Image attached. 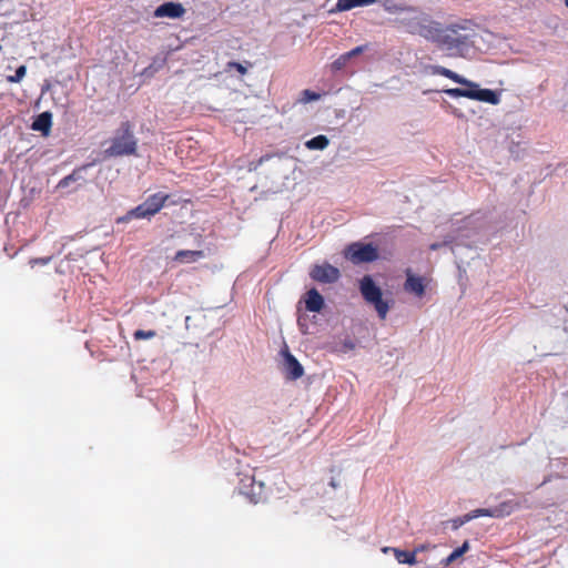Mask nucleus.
<instances>
[{
    "label": "nucleus",
    "instance_id": "nucleus-12",
    "mask_svg": "<svg viewBox=\"0 0 568 568\" xmlns=\"http://www.w3.org/2000/svg\"><path fill=\"white\" fill-rule=\"evenodd\" d=\"M186 10L180 2H164L159 6L153 16L155 18H170V19H180L185 14Z\"/></svg>",
    "mask_w": 568,
    "mask_h": 568
},
{
    "label": "nucleus",
    "instance_id": "nucleus-38",
    "mask_svg": "<svg viewBox=\"0 0 568 568\" xmlns=\"http://www.w3.org/2000/svg\"><path fill=\"white\" fill-rule=\"evenodd\" d=\"M257 164L251 163L250 164V171L256 170Z\"/></svg>",
    "mask_w": 568,
    "mask_h": 568
},
{
    "label": "nucleus",
    "instance_id": "nucleus-24",
    "mask_svg": "<svg viewBox=\"0 0 568 568\" xmlns=\"http://www.w3.org/2000/svg\"><path fill=\"white\" fill-rule=\"evenodd\" d=\"M469 549V542L466 540L464 541V544L457 548L456 550H454L445 560V565L448 566L450 565L452 562H454L456 559H458L459 557H462L467 550Z\"/></svg>",
    "mask_w": 568,
    "mask_h": 568
},
{
    "label": "nucleus",
    "instance_id": "nucleus-19",
    "mask_svg": "<svg viewBox=\"0 0 568 568\" xmlns=\"http://www.w3.org/2000/svg\"><path fill=\"white\" fill-rule=\"evenodd\" d=\"M202 256V251H179L174 256V261L180 263H190L196 261Z\"/></svg>",
    "mask_w": 568,
    "mask_h": 568
},
{
    "label": "nucleus",
    "instance_id": "nucleus-14",
    "mask_svg": "<svg viewBox=\"0 0 568 568\" xmlns=\"http://www.w3.org/2000/svg\"><path fill=\"white\" fill-rule=\"evenodd\" d=\"M404 290L408 293L415 294L418 297L423 296L425 293V285L423 283V278L420 276L412 274L408 271L407 278L404 283Z\"/></svg>",
    "mask_w": 568,
    "mask_h": 568
},
{
    "label": "nucleus",
    "instance_id": "nucleus-22",
    "mask_svg": "<svg viewBox=\"0 0 568 568\" xmlns=\"http://www.w3.org/2000/svg\"><path fill=\"white\" fill-rule=\"evenodd\" d=\"M85 166L83 168H80V169H75L72 171L71 174L64 176L59 183H58V187L59 189H64V187H68L72 182H75L78 180H81L82 179V175H81V172L82 170H84Z\"/></svg>",
    "mask_w": 568,
    "mask_h": 568
},
{
    "label": "nucleus",
    "instance_id": "nucleus-39",
    "mask_svg": "<svg viewBox=\"0 0 568 568\" xmlns=\"http://www.w3.org/2000/svg\"><path fill=\"white\" fill-rule=\"evenodd\" d=\"M331 485H332L333 487H336V481L332 480V481H331Z\"/></svg>",
    "mask_w": 568,
    "mask_h": 568
},
{
    "label": "nucleus",
    "instance_id": "nucleus-36",
    "mask_svg": "<svg viewBox=\"0 0 568 568\" xmlns=\"http://www.w3.org/2000/svg\"><path fill=\"white\" fill-rule=\"evenodd\" d=\"M444 246H445L444 242L442 241V242H436V243L430 244L429 248L435 251V250H438V248L444 247Z\"/></svg>",
    "mask_w": 568,
    "mask_h": 568
},
{
    "label": "nucleus",
    "instance_id": "nucleus-20",
    "mask_svg": "<svg viewBox=\"0 0 568 568\" xmlns=\"http://www.w3.org/2000/svg\"><path fill=\"white\" fill-rule=\"evenodd\" d=\"M329 140L326 135H317L306 141L305 146L310 150H324L327 148Z\"/></svg>",
    "mask_w": 568,
    "mask_h": 568
},
{
    "label": "nucleus",
    "instance_id": "nucleus-32",
    "mask_svg": "<svg viewBox=\"0 0 568 568\" xmlns=\"http://www.w3.org/2000/svg\"><path fill=\"white\" fill-rule=\"evenodd\" d=\"M474 519V516H470L469 513L464 515L463 517H458L452 520L453 528L458 529L464 524L468 523L469 520Z\"/></svg>",
    "mask_w": 568,
    "mask_h": 568
},
{
    "label": "nucleus",
    "instance_id": "nucleus-34",
    "mask_svg": "<svg viewBox=\"0 0 568 568\" xmlns=\"http://www.w3.org/2000/svg\"><path fill=\"white\" fill-rule=\"evenodd\" d=\"M457 236L455 232L448 233L444 236L443 242L445 246H450L452 252L454 253V247L452 244L456 241Z\"/></svg>",
    "mask_w": 568,
    "mask_h": 568
},
{
    "label": "nucleus",
    "instance_id": "nucleus-33",
    "mask_svg": "<svg viewBox=\"0 0 568 568\" xmlns=\"http://www.w3.org/2000/svg\"><path fill=\"white\" fill-rule=\"evenodd\" d=\"M365 49H366V45H359L344 54L351 60V59L362 54L365 51Z\"/></svg>",
    "mask_w": 568,
    "mask_h": 568
},
{
    "label": "nucleus",
    "instance_id": "nucleus-6",
    "mask_svg": "<svg viewBox=\"0 0 568 568\" xmlns=\"http://www.w3.org/2000/svg\"><path fill=\"white\" fill-rule=\"evenodd\" d=\"M169 199V194H164L162 192L154 193L150 195L143 203L132 209L128 213V219H145L155 215L164 206L166 200Z\"/></svg>",
    "mask_w": 568,
    "mask_h": 568
},
{
    "label": "nucleus",
    "instance_id": "nucleus-11",
    "mask_svg": "<svg viewBox=\"0 0 568 568\" xmlns=\"http://www.w3.org/2000/svg\"><path fill=\"white\" fill-rule=\"evenodd\" d=\"M283 355V369L288 379L295 381L303 376L304 368L300 362L290 353L287 346L281 352Z\"/></svg>",
    "mask_w": 568,
    "mask_h": 568
},
{
    "label": "nucleus",
    "instance_id": "nucleus-1",
    "mask_svg": "<svg viewBox=\"0 0 568 568\" xmlns=\"http://www.w3.org/2000/svg\"><path fill=\"white\" fill-rule=\"evenodd\" d=\"M432 36L429 41L448 55L459 58H467L479 38L478 26L468 19H459L446 26L436 22V30Z\"/></svg>",
    "mask_w": 568,
    "mask_h": 568
},
{
    "label": "nucleus",
    "instance_id": "nucleus-15",
    "mask_svg": "<svg viewBox=\"0 0 568 568\" xmlns=\"http://www.w3.org/2000/svg\"><path fill=\"white\" fill-rule=\"evenodd\" d=\"M377 0H337L335 8L329 10V13H337L349 11L357 7H366L375 3Z\"/></svg>",
    "mask_w": 568,
    "mask_h": 568
},
{
    "label": "nucleus",
    "instance_id": "nucleus-40",
    "mask_svg": "<svg viewBox=\"0 0 568 568\" xmlns=\"http://www.w3.org/2000/svg\"><path fill=\"white\" fill-rule=\"evenodd\" d=\"M565 6L568 8V0H565Z\"/></svg>",
    "mask_w": 568,
    "mask_h": 568
},
{
    "label": "nucleus",
    "instance_id": "nucleus-4",
    "mask_svg": "<svg viewBox=\"0 0 568 568\" xmlns=\"http://www.w3.org/2000/svg\"><path fill=\"white\" fill-rule=\"evenodd\" d=\"M359 291L364 300L374 305L378 316L384 320L389 311V305L383 300V293L381 287L376 285L371 275H365L359 281Z\"/></svg>",
    "mask_w": 568,
    "mask_h": 568
},
{
    "label": "nucleus",
    "instance_id": "nucleus-23",
    "mask_svg": "<svg viewBox=\"0 0 568 568\" xmlns=\"http://www.w3.org/2000/svg\"><path fill=\"white\" fill-rule=\"evenodd\" d=\"M395 557L402 564H408V565L416 564V554L415 552L395 549Z\"/></svg>",
    "mask_w": 568,
    "mask_h": 568
},
{
    "label": "nucleus",
    "instance_id": "nucleus-9",
    "mask_svg": "<svg viewBox=\"0 0 568 568\" xmlns=\"http://www.w3.org/2000/svg\"><path fill=\"white\" fill-rule=\"evenodd\" d=\"M310 276L316 282L333 284L339 280L341 272L337 267L331 265L329 263H323L315 264L310 272Z\"/></svg>",
    "mask_w": 568,
    "mask_h": 568
},
{
    "label": "nucleus",
    "instance_id": "nucleus-29",
    "mask_svg": "<svg viewBox=\"0 0 568 568\" xmlns=\"http://www.w3.org/2000/svg\"><path fill=\"white\" fill-rule=\"evenodd\" d=\"M355 347H356V343L351 338H346L341 343V346L338 348H336V351H338L341 353H347L349 351L355 349Z\"/></svg>",
    "mask_w": 568,
    "mask_h": 568
},
{
    "label": "nucleus",
    "instance_id": "nucleus-8",
    "mask_svg": "<svg viewBox=\"0 0 568 568\" xmlns=\"http://www.w3.org/2000/svg\"><path fill=\"white\" fill-rule=\"evenodd\" d=\"M345 256L354 264L368 263L378 258V251L372 243H353L345 250Z\"/></svg>",
    "mask_w": 568,
    "mask_h": 568
},
{
    "label": "nucleus",
    "instance_id": "nucleus-7",
    "mask_svg": "<svg viewBox=\"0 0 568 568\" xmlns=\"http://www.w3.org/2000/svg\"><path fill=\"white\" fill-rule=\"evenodd\" d=\"M247 72V68L241 63L229 62L223 71L215 72V81L219 87L223 84L237 91L242 87V77Z\"/></svg>",
    "mask_w": 568,
    "mask_h": 568
},
{
    "label": "nucleus",
    "instance_id": "nucleus-18",
    "mask_svg": "<svg viewBox=\"0 0 568 568\" xmlns=\"http://www.w3.org/2000/svg\"><path fill=\"white\" fill-rule=\"evenodd\" d=\"M430 71L433 74H440V75H444L446 78H449L452 79L453 81H455L456 83H459V84H468V80L463 78L462 75L455 73L454 71L447 69V68H444V67H440V65H430L429 67Z\"/></svg>",
    "mask_w": 568,
    "mask_h": 568
},
{
    "label": "nucleus",
    "instance_id": "nucleus-17",
    "mask_svg": "<svg viewBox=\"0 0 568 568\" xmlns=\"http://www.w3.org/2000/svg\"><path fill=\"white\" fill-rule=\"evenodd\" d=\"M306 310L310 312H320L324 306V298L316 288H311L307 292V298L305 301Z\"/></svg>",
    "mask_w": 568,
    "mask_h": 568
},
{
    "label": "nucleus",
    "instance_id": "nucleus-21",
    "mask_svg": "<svg viewBox=\"0 0 568 568\" xmlns=\"http://www.w3.org/2000/svg\"><path fill=\"white\" fill-rule=\"evenodd\" d=\"M242 483L243 484L239 488L240 493L243 495L250 496L251 500L256 503V500L254 499L255 493L253 491V487L255 484L254 478L251 476H246L245 479H242Z\"/></svg>",
    "mask_w": 568,
    "mask_h": 568
},
{
    "label": "nucleus",
    "instance_id": "nucleus-27",
    "mask_svg": "<svg viewBox=\"0 0 568 568\" xmlns=\"http://www.w3.org/2000/svg\"><path fill=\"white\" fill-rule=\"evenodd\" d=\"M26 73H27L26 65H20L19 68H17L14 74L13 75H9L7 78V80L9 82H12V83H18V82H20L24 78Z\"/></svg>",
    "mask_w": 568,
    "mask_h": 568
},
{
    "label": "nucleus",
    "instance_id": "nucleus-3",
    "mask_svg": "<svg viewBox=\"0 0 568 568\" xmlns=\"http://www.w3.org/2000/svg\"><path fill=\"white\" fill-rule=\"evenodd\" d=\"M138 140L135 139L132 125L129 121L120 124L115 135L111 139V144L105 149L108 156L133 155L136 153Z\"/></svg>",
    "mask_w": 568,
    "mask_h": 568
},
{
    "label": "nucleus",
    "instance_id": "nucleus-35",
    "mask_svg": "<svg viewBox=\"0 0 568 568\" xmlns=\"http://www.w3.org/2000/svg\"><path fill=\"white\" fill-rule=\"evenodd\" d=\"M51 257H36L31 258L29 261V264L31 267H34L36 265H45L50 262Z\"/></svg>",
    "mask_w": 568,
    "mask_h": 568
},
{
    "label": "nucleus",
    "instance_id": "nucleus-25",
    "mask_svg": "<svg viewBox=\"0 0 568 568\" xmlns=\"http://www.w3.org/2000/svg\"><path fill=\"white\" fill-rule=\"evenodd\" d=\"M407 7H403L400 4H397V3H393L390 1H386L384 3V9L385 11H387L388 13L390 14H394L395 17H399L400 16V11H404Z\"/></svg>",
    "mask_w": 568,
    "mask_h": 568
},
{
    "label": "nucleus",
    "instance_id": "nucleus-16",
    "mask_svg": "<svg viewBox=\"0 0 568 568\" xmlns=\"http://www.w3.org/2000/svg\"><path fill=\"white\" fill-rule=\"evenodd\" d=\"M52 126V114L50 112H42L32 123V130L39 131L43 136H48Z\"/></svg>",
    "mask_w": 568,
    "mask_h": 568
},
{
    "label": "nucleus",
    "instance_id": "nucleus-37",
    "mask_svg": "<svg viewBox=\"0 0 568 568\" xmlns=\"http://www.w3.org/2000/svg\"><path fill=\"white\" fill-rule=\"evenodd\" d=\"M272 158L271 156H262L260 160H258V163L257 164H262L264 161H268L271 160Z\"/></svg>",
    "mask_w": 568,
    "mask_h": 568
},
{
    "label": "nucleus",
    "instance_id": "nucleus-2",
    "mask_svg": "<svg viewBox=\"0 0 568 568\" xmlns=\"http://www.w3.org/2000/svg\"><path fill=\"white\" fill-rule=\"evenodd\" d=\"M399 13V17L393 19L396 26L406 29V31L412 34H418L428 41L433 38L432 33L436 30L437 21L433 20L427 13L413 7H407Z\"/></svg>",
    "mask_w": 568,
    "mask_h": 568
},
{
    "label": "nucleus",
    "instance_id": "nucleus-26",
    "mask_svg": "<svg viewBox=\"0 0 568 568\" xmlns=\"http://www.w3.org/2000/svg\"><path fill=\"white\" fill-rule=\"evenodd\" d=\"M320 98H321V95L318 93L306 89L301 92V98L298 99V101L301 103H308L312 101H316Z\"/></svg>",
    "mask_w": 568,
    "mask_h": 568
},
{
    "label": "nucleus",
    "instance_id": "nucleus-5",
    "mask_svg": "<svg viewBox=\"0 0 568 568\" xmlns=\"http://www.w3.org/2000/svg\"><path fill=\"white\" fill-rule=\"evenodd\" d=\"M466 88H454V89H446L444 90V93H446L449 97L453 98H468L473 100H478L481 102H487L490 104H498L499 103V95L497 92L490 90V89H481L479 84L469 81L468 84H464Z\"/></svg>",
    "mask_w": 568,
    "mask_h": 568
},
{
    "label": "nucleus",
    "instance_id": "nucleus-31",
    "mask_svg": "<svg viewBox=\"0 0 568 568\" xmlns=\"http://www.w3.org/2000/svg\"><path fill=\"white\" fill-rule=\"evenodd\" d=\"M349 62V59L345 55V54H342L338 57V59H336L333 63H332V69L337 71V70H341L343 69L347 63Z\"/></svg>",
    "mask_w": 568,
    "mask_h": 568
},
{
    "label": "nucleus",
    "instance_id": "nucleus-28",
    "mask_svg": "<svg viewBox=\"0 0 568 568\" xmlns=\"http://www.w3.org/2000/svg\"><path fill=\"white\" fill-rule=\"evenodd\" d=\"M155 335H156V332L152 331V329L151 331L136 329L133 333V337L135 341L150 339V338H153Z\"/></svg>",
    "mask_w": 568,
    "mask_h": 568
},
{
    "label": "nucleus",
    "instance_id": "nucleus-30",
    "mask_svg": "<svg viewBox=\"0 0 568 568\" xmlns=\"http://www.w3.org/2000/svg\"><path fill=\"white\" fill-rule=\"evenodd\" d=\"M524 148H521L520 142L511 141L509 144V152L515 156V159H519L524 152Z\"/></svg>",
    "mask_w": 568,
    "mask_h": 568
},
{
    "label": "nucleus",
    "instance_id": "nucleus-10",
    "mask_svg": "<svg viewBox=\"0 0 568 568\" xmlns=\"http://www.w3.org/2000/svg\"><path fill=\"white\" fill-rule=\"evenodd\" d=\"M220 288L219 298H215V308H222L226 306L233 300L234 280L233 276L225 277L224 274L219 275Z\"/></svg>",
    "mask_w": 568,
    "mask_h": 568
},
{
    "label": "nucleus",
    "instance_id": "nucleus-13",
    "mask_svg": "<svg viewBox=\"0 0 568 568\" xmlns=\"http://www.w3.org/2000/svg\"><path fill=\"white\" fill-rule=\"evenodd\" d=\"M510 514V507L507 504H501L494 508H479L469 513L470 516H474V519L480 516H489L500 518L505 515Z\"/></svg>",
    "mask_w": 568,
    "mask_h": 568
}]
</instances>
